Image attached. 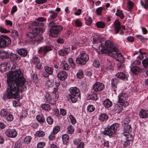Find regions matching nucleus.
Listing matches in <instances>:
<instances>
[{
    "mask_svg": "<svg viewBox=\"0 0 148 148\" xmlns=\"http://www.w3.org/2000/svg\"><path fill=\"white\" fill-rule=\"evenodd\" d=\"M45 144L44 142H40L37 145L38 148H42L45 145Z\"/></svg>",
    "mask_w": 148,
    "mask_h": 148,
    "instance_id": "nucleus-57",
    "label": "nucleus"
},
{
    "mask_svg": "<svg viewBox=\"0 0 148 148\" xmlns=\"http://www.w3.org/2000/svg\"><path fill=\"white\" fill-rule=\"evenodd\" d=\"M32 32H33L34 34L36 35L38 34L40 35L42 34L43 31L40 28L36 27L33 29Z\"/></svg>",
    "mask_w": 148,
    "mask_h": 148,
    "instance_id": "nucleus-33",
    "label": "nucleus"
},
{
    "mask_svg": "<svg viewBox=\"0 0 148 148\" xmlns=\"http://www.w3.org/2000/svg\"><path fill=\"white\" fill-rule=\"evenodd\" d=\"M103 104L106 108H108L112 106V103L109 99H106L103 101Z\"/></svg>",
    "mask_w": 148,
    "mask_h": 148,
    "instance_id": "nucleus-20",
    "label": "nucleus"
},
{
    "mask_svg": "<svg viewBox=\"0 0 148 148\" xmlns=\"http://www.w3.org/2000/svg\"><path fill=\"white\" fill-rule=\"evenodd\" d=\"M36 35V34H34L33 32H28L26 34L27 36L29 38H30L32 39V40L33 41V39L35 37Z\"/></svg>",
    "mask_w": 148,
    "mask_h": 148,
    "instance_id": "nucleus-47",
    "label": "nucleus"
},
{
    "mask_svg": "<svg viewBox=\"0 0 148 148\" xmlns=\"http://www.w3.org/2000/svg\"><path fill=\"white\" fill-rule=\"evenodd\" d=\"M10 38L5 35L0 36V48L3 49L10 46L11 44Z\"/></svg>",
    "mask_w": 148,
    "mask_h": 148,
    "instance_id": "nucleus-6",
    "label": "nucleus"
},
{
    "mask_svg": "<svg viewBox=\"0 0 148 148\" xmlns=\"http://www.w3.org/2000/svg\"><path fill=\"white\" fill-rule=\"evenodd\" d=\"M49 93H47L45 95V98L47 102L53 105L56 103V101L54 99L51 98L49 96Z\"/></svg>",
    "mask_w": 148,
    "mask_h": 148,
    "instance_id": "nucleus-23",
    "label": "nucleus"
},
{
    "mask_svg": "<svg viewBox=\"0 0 148 148\" xmlns=\"http://www.w3.org/2000/svg\"><path fill=\"white\" fill-rule=\"evenodd\" d=\"M40 107L43 110L47 111H49L51 110L50 106L47 104H42L40 106Z\"/></svg>",
    "mask_w": 148,
    "mask_h": 148,
    "instance_id": "nucleus-34",
    "label": "nucleus"
},
{
    "mask_svg": "<svg viewBox=\"0 0 148 148\" xmlns=\"http://www.w3.org/2000/svg\"><path fill=\"white\" fill-rule=\"evenodd\" d=\"M9 56V53L4 51H0V57L2 59H6Z\"/></svg>",
    "mask_w": 148,
    "mask_h": 148,
    "instance_id": "nucleus-28",
    "label": "nucleus"
},
{
    "mask_svg": "<svg viewBox=\"0 0 148 148\" xmlns=\"http://www.w3.org/2000/svg\"><path fill=\"white\" fill-rule=\"evenodd\" d=\"M119 80L118 79L113 78L111 80V86L115 90V89L116 88L118 84L119 83Z\"/></svg>",
    "mask_w": 148,
    "mask_h": 148,
    "instance_id": "nucleus-25",
    "label": "nucleus"
},
{
    "mask_svg": "<svg viewBox=\"0 0 148 148\" xmlns=\"http://www.w3.org/2000/svg\"><path fill=\"white\" fill-rule=\"evenodd\" d=\"M128 98V95L127 93H122L119 94L118 96L119 101L121 103L124 104L125 106H127L128 103L125 101Z\"/></svg>",
    "mask_w": 148,
    "mask_h": 148,
    "instance_id": "nucleus-9",
    "label": "nucleus"
},
{
    "mask_svg": "<svg viewBox=\"0 0 148 148\" xmlns=\"http://www.w3.org/2000/svg\"><path fill=\"white\" fill-rule=\"evenodd\" d=\"M32 62L34 64H38L40 62V59L38 57H35L32 59Z\"/></svg>",
    "mask_w": 148,
    "mask_h": 148,
    "instance_id": "nucleus-52",
    "label": "nucleus"
},
{
    "mask_svg": "<svg viewBox=\"0 0 148 148\" xmlns=\"http://www.w3.org/2000/svg\"><path fill=\"white\" fill-rule=\"evenodd\" d=\"M124 106V104H116L114 109V110L115 112L117 113H119L121 112L123 110V106Z\"/></svg>",
    "mask_w": 148,
    "mask_h": 148,
    "instance_id": "nucleus-16",
    "label": "nucleus"
},
{
    "mask_svg": "<svg viewBox=\"0 0 148 148\" xmlns=\"http://www.w3.org/2000/svg\"><path fill=\"white\" fill-rule=\"evenodd\" d=\"M52 50V49L50 47L45 46L40 48L38 50V52L43 55L45 56L48 52Z\"/></svg>",
    "mask_w": 148,
    "mask_h": 148,
    "instance_id": "nucleus-13",
    "label": "nucleus"
},
{
    "mask_svg": "<svg viewBox=\"0 0 148 148\" xmlns=\"http://www.w3.org/2000/svg\"><path fill=\"white\" fill-rule=\"evenodd\" d=\"M85 18V23L87 25H91L92 22V20L91 18L88 16L87 14Z\"/></svg>",
    "mask_w": 148,
    "mask_h": 148,
    "instance_id": "nucleus-36",
    "label": "nucleus"
},
{
    "mask_svg": "<svg viewBox=\"0 0 148 148\" xmlns=\"http://www.w3.org/2000/svg\"><path fill=\"white\" fill-rule=\"evenodd\" d=\"M76 75L78 79H82L83 78L84 75L83 71L82 70H79L77 73Z\"/></svg>",
    "mask_w": 148,
    "mask_h": 148,
    "instance_id": "nucleus-46",
    "label": "nucleus"
},
{
    "mask_svg": "<svg viewBox=\"0 0 148 148\" xmlns=\"http://www.w3.org/2000/svg\"><path fill=\"white\" fill-rule=\"evenodd\" d=\"M7 121H11L14 119L13 115L9 113L4 118Z\"/></svg>",
    "mask_w": 148,
    "mask_h": 148,
    "instance_id": "nucleus-39",
    "label": "nucleus"
},
{
    "mask_svg": "<svg viewBox=\"0 0 148 148\" xmlns=\"http://www.w3.org/2000/svg\"><path fill=\"white\" fill-rule=\"evenodd\" d=\"M124 136H125L127 140L132 141L133 138V136L130 134V133H127L125 134L124 133L123 134Z\"/></svg>",
    "mask_w": 148,
    "mask_h": 148,
    "instance_id": "nucleus-45",
    "label": "nucleus"
},
{
    "mask_svg": "<svg viewBox=\"0 0 148 148\" xmlns=\"http://www.w3.org/2000/svg\"><path fill=\"white\" fill-rule=\"evenodd\" d=\"M46 120L49 125H52L53 123V120L51 116H48Z\"/></svg>",
    "mask_w": 148,
    "mask_h": 148,
    "instance_id": "nucleus-55",
    "label": "nucleus"
},
{
    "mask_svg": "<svg viewBox=\"0 0 148 148\" xmlns=\"http://www.w3.org/2000/svg\"><path fill=\"white\" fill-rule=\"evenodd\" d=\"M103 9V8L102 7H100L97 9L96 12L97 14L99 15L101 14Z\"/></svg>",
    "mask_w": 148,
    "mask_h": 148,
    "instance_id": "nucleus-62",
    "label": "nucleus"
},
{
    "mask_svg": "<svg viewBox=\"0 0 148 148\" xmlns=\"http://www.w3.org/2000/svg\"><path fill=\"white\" fill-rule=\"evenodd\" d=\"M48 26L50 27L49 36L54 37L57 36L63 29L62 26L57 25L53 21H50Z\"/></svg>",
    "mask_w": 148,
    "mask_h": 148,
    "instance_id": "nucleus-4",
    "label": "nucleus"
},
{
    "mask_svg": "<svg viewBox=\"0 0 148 148\" xmlns=\"http://www.w3.org/2000/svg\"><path fill=\"white\" fill-rule=\"evenodd\" d=\"M115 14L116 16H119L121 19H123L125 17L122 11L119 9L117 10Z\"/></svg>",
    "mask_w": 148,
    "mask_h": 148,
    "instance_id": "nucleus-44",
    "label": "nucleus"
},
{
    "mask_svg": "<svg viewBox=\"0 0 148 148\" xmlns=\"http://www.w3.org/2000/svg\"><path fill=\"white\" fill-rule=\"evenodd\" d=\"M7 77L8 86L5 95L7 98H17L20 90L21 92L27 90V87L25 85L26 79L20 70H16L12 73H8Z\"/></svg>",
    "mask_w": 148,
    "mask_h": 148,
    "instance_id": "nucleus-1",
    "label": "nucleus"
},
{
    "mask_svg": "<svg viewBox=\"0 0 148 148\" xmlns=\"http://www.w3.org/2000/svg\"><path fill=\"white\" fill-rule=\"evenodd\" d=\"M89 59V56L86 53L81 54L80 57L77 58L76 61L77 64L84 65Z\"/></svg>",
    "mask_w": 148,
    "mask_h": 148,
    "instance_id": "nucleus-8",
    "label": "nucleus"
},
{
    "mask_svg": "<svg viewBox=\"0 0 148 148\" xmlns=\"http://www.w3.org/2000/svg\"><path fill=\"white\" fill-rule=\"evenodd\" d=\"M45 69L46 71V72L48 74L51 75L53 73V70L50 67L48 66H46L45 67Z\"/></svg>",
    "mask_w": 148,
    "mask_h": 148,
    "instance_id": "nucleus-51",
    "label": "nucleus"
},
{
    "mask_svg": "<svg viewBox=\"0 0 148 148\" xmlns=\"http://www.w3.org/2000/svg\"><path fill=\"white\" fill-rule=\"evenodd\" d=\"M131 71L134 74L137 75L140 71V68L137 66H134L131 68Z\"/></svg>",
    "mask_w": 148,
    "mask_h": 148,
    "instance_id": "nucleus-32",
    "label": "nucleus"
},
{
    "mask_svg": "<svg viewBox=\"0 0 148 148\" xmlns=\"http://www.w3.org/2000/svg\"><path fill=\"white\" fill-rule=\"evenodd\" d=\"M145 3H144L142 0H140V3L141 6L143 7L145 9L148 8V0H144Z\"/></svg>",
    "mask_w": 148,
    "mask_h": 148,
    "instance_id": "nucleus-41",
    "label": "nucleus"
},
{
    "mask_svg": "<svg viewBox=\"0 0 148 148\" xmlns=\"http://www.w3.org/2000/svg\"><path fill=\"white\" fill-rule=\"evenodd\" d=\"M72 24L76 27H81L82 26V23L80 18H77L73 20Z\"/></svg>",
    "mask_w": 148,
    "mask_h": 148,
    "instance_id": "nucleus-17",
    "label": "nucleus"
},
{
    "mask_svg": "<svg viewBox=\"0 0 148 148\" xmlns=\"http://www.w3.org/2000/svg\"><path fill=\"white\" fill-rule=\"evenodd\" d=\"M18 56L17 55L15 54H11L10 56V59H9L11 60L10 62L8 63V62H6L5 64V65H10L12 64L13 63V61L16 60L18 59Z\"/></svg>",
    "mask_w": 148,
    "mask_h": 148,
    "instance_id": "nucleus-15",
    "label": "nucleus"
},
{
    "mask_svg": "<svg viewBox=\"0 0 148 148\" xmlns=\"http://www.w3.org/2000/svg\"><path fill=\"white\" fill-rule=\"evenodd\" d=\"M100 37L99 35L97 34H94L93 37V42L94 43H100L101 42Z\"/></svg>",
    "mask_w": 148,
    "mask_h": 148,
    "instance_id": "nucleus-26",
    "label": "nucleus"
},
{
    "mask_svg": "<svg viewBox=\"0 0 148 148\" xmlns=\"http://www.w3.org/2000/svg\"><path fill=\"white\" fill-rule=\"evenodd\" d=\"M139 115L142 118L148 117V111L142 109L139 112Z\"/></svg>",
    "mask_w": 148,
    "mask_h": 148,
    "instance_id": "nucleus-19",
    "label": "nucleus"
},
{
    "mask_svg": "<svg viewBox=\"0 0 148 148\" xmlns=\"http://www.w3.org/2000/svg\"><path fill=\"white\" fill-rule=\"evenodd\" d=\"M36 119L37 121L41 124L44 123L45 121V118L42 114L37 115Z\"/></svg>",
    "mask_w": 148,
    "mask_h": 148,
    "instance_id": "nucleus-24",
    "label": "nucleus"
},
{
    "mask_svg": "<svg viewBox=\"0 0 148 148\" xmlns=\"http://www.w3.org/2000/svg\"><path fill=\"white\" fill-rule=\"evenodd\" d=\"M14 148H23L22 145L20 143H16L14 145Z\"/></svg>",
    "mask_w": 148,
    "mask_h": 148,
    "instance_id": "nucleus-60",
    "label": "nucleus"
},
{
    "mask_svg": "<svg viewBox=\"0 0 148 148\" xmlns=\"http://www.w3.org/2000/svg\"><path fill=\"white\" fill-rule=\"evenodd\" d=\"M55 134L53 132L51 133L50 134L49 136V138L50 140H53L55 138Z\"/></svg>",
    "mask_w": 148,
    "mask_h": 148,
    "instance_id": "nucleus-64",
    "label": "nucleus"
},
{
    "mask_svg": "<svg viewBox=\"0 0 148 148\" xmlns=\"http://www.w3.org/2000/svg\"><path fill=\"white\" fill-rule=\"evenodd\" d=\"M17 10V8L16 5L14 6L11 11L10 13L11 14L13 15Z\"/></svg>",
    "mask_w": 148,
    "mask_h": 148,
    "instance_id": "nucleus-56",
    "label": "nucleus"
},
{
    "mask_svg": "<svg viewBox=\"0 0 148 148\" xmlns=\"http://www.w3.org/2000/svg\"><path fill=\"white\" fill-rule=\"evenodd\" d=\"M70 51V48L64 47L63 49L59 51V54L62 56L67 55Z\"/></svg>",
    "mask_w": 148,
    "mask_h": 148,
    "instance_id": "nucleus-18",
    "label": "nucleus"
},
{
    "mask_svg": "<svg viewBox=\"0 0 148 148\" xmlns=\"http://www.w3.org/2000/svg\"><path fill=\"white\" fill-rule=\"evenodd\" d=\"M108 118V116L105 114H101L99 116V120L102 122L106 121Z\"/></svg>",
    "mask_w": 148,
    "mask_h": 148,
    "instance_id": "nucleus-30",
    "label": "nucleus"
},
{
    "mask_svg": "<svg viewBox=\"0 0 148 148\" xmlns=\"http://www.w3.org/2000/svg\"><path fill=\"white\" fill-rule=\"evenodd\" d=\"M62 139L63 144L66 145L69 140L68 135L66 134L63 135H62Z\"/></svg>",
    "mask_w": 148,
    "mask_h": 148,
    "instance_id": "nucleus-31",
    "label": "nucleus"
},
{
    "mask_svg": "<svg viewBox=\"0 0 148 148\" xmlns=\"http://www.w3.org/2000/svg\"><path fill=\"white\" fill-rule=\"evenodd\" d=\"M69 118L70 119L71 123L73 124L74 125L76 123L75 119L73 115H70L69 116Z\"/></svg>",
    "mask_w": 148,
    "mask_h": 148,
    "instance_id": "nucleus-53",
    "label": "nucleus"
},
{
    "mask_svg": "<svg viewBox=\"0 0 148 148\" xmlns=\"http://www.w3.org/2000/svg\"><path fill=\"white\" fill-rule=\"evenodd\" d=\"M0 32L3 33H8L10 32V31L3 28L1 26H0Z\"/></svg>",
    "mask_w": 148,
    "mask_h": 148,
    "instance_id": "nucleus-54",
    "label": "nucleus"
},
{
    "mask_svg": "<svg viewBox=\"0 0 148 148\" xmlns=\"http://www.w3.org/2000/svg\"><path fill=\"white\" fill-rule=\"evenodd\" d=\"M114 29L115 32L114 34H118L120 31L119 34L120 35H123L124 34V32L123 30H126L125 26L121 25V23L119 22L118 19H116L114 23Z\"/></svg>",
    "mask_w": 148,
    "mask_h": 148,
    "instance_id": "nucleus-7",
    "label": "nucleus"
},
{
    "mask_svg": "<svg viewBox=\"0 0 148 148\" xmlns=\"http://www.w3.org/2000/svg\"><path fill=\"white\" fill-rule=\"evenodd\" d=\"M60 128L59 126H56L53 129L52 132L54 134H56L60 131Z\"/></svg>",
    "mask_w": 148,
    "mask_h": 148,
    "instance_id": "nucleus-58",
    "label": "nucleus"
},
{
    "mask_svg": "<svg viewBox=\"0 0 148 148\" xmlns=\"http://www.w3.org/2000/svg\"><path fill=\"white\" fill-rule=\"evenodd\" d=\"M37 21H34L32 23V25L34 26L40 27L42 26L43 23L42 22H43L46 21V19L42 17H40L36 19Z\"/></svg>",
    "mask_w": 148,
    "mask_h": 148,
    "instance_id": "nucleus-10",
    "label": "nucleus"
},
{
    "mask_svg": "<svg viewBox=\"0 0 148 148\" xmlns=\"http://www.w3.org/2000/svg\"><path fill=\"white\" fill-rule=\"evenodd\" d=\"M67 97L71 100L72 102L75 103L80 99L81 95L79 90L76 87L70 88L69 90Z\"/></svg>",
    "mask_w": 148,
    "mask_h": 148,
    "instance_id": "nucleus-3",
    "label": "nucleus"
},
{
    "mask_svg": "<svg viewBox=\"0 0 148 148\" xmlns=\"http://www.w3.org/2000/svg\"><path fill=\"white\" fill-rule=\"evenodd\" d=\"M7 65H0V71L2 72H4L6 71L7 70ZM10 65L8 67V69H10Z\"/></svg>",
    "mask_w": 148,
    "mask_h": 148,
    "instance_id": "nucleus-49",
    "label": "nucleus"
},
{
    "mask_svg": "<svg viewBox=\"0 0 148 148\" xmlns=\"http://www.w3.org/2000/svg\"><path fill=\"white\" fill-rule=\"evenodd\" d=\"M107 48L103 47L101 49L103 53L108 54L112 57L116 59L121 64L124 62V60L118 49L115 47H112V42L109 40L106 41L105 43Z\"/></svg>",
    "mask_w": 148,
    "mask_h": 148,
    "instance_id": "nucleus-2",
    "label": "nucleus"
},
{
    "mask_svg": "<svg viewBox=\"0 0 148 148\" xmlns=\"http://www.w3.org/2000/svg\"><path fill=\"white\" fill-rule=\"evenodd\" d=\"M47 1V0H36V3L38 4H43L45 3Z\"/></svg>",
    "mask_w": 148,
    "mask_h": 148,
    "instance_id": "nucleus-59",
    "label": "nucleus"
},
{
    "mask_svg": "<svg viewBox=\"0 0 148 148\" xmlns=\"http://www.w3.org/2000/svg\"><path fill=\"white\" fill-rule=\"evenodd\" d=\"M32 139V137L30 136H26L24 139V142L25 144H28L31 142Z\"/></svg>",
    "mask_w": 148,
    "mask_h": 148,
    "instance_id": "nucleus-48",
    "label": "nucleus"
},
{
    "mask_svg": "<svg viewBox=\"0 0 148 148\" xmlns=\"http://www.w3.org/2000/svg\"><path fill=\"white\" fill-rule=\"evenodd\" d=\"M45 135V132L42 130H40L36 132L35 136L39 137H42Z\"/></svg>",
    "mask_w": 148,
    "mask_h": 148,
    "instance_id": "nucleus-37",
    "label": "nucleus"
},
{
    "mask_svg": "<svg viewBox=\"0 0 148 148\" xmlns=\"http://www.w3.org/2000/svg\"><path fill=\"white\" fill-rule=\"evenodd\" d=\"M67 129V132L68 134H71L74 133L75 129L73 127L72 125L69 126Z\"/></svg>",
    "mask_w": 148,
    "mask_h": 148,
    "instance_id": "nucleus-42",
    "label": "nucleus"
},
{
    "mask_svg": "<svg viewBox=\"0 0 148 148\" xmlns=\"http://www.w3.org/2000/svg\"><path fill=\"white\" fill-rule=\"evenodd\" d=\"M68 77L67 73L64 71H61L57 74V77L61 80H65Z\"/></svg>",
    "mask_w": 148,
    "mask_h": 148,
    "instance_id": "nucleus-14",
    "label": "nucleus"
},
{
    "mask_svg": "<svg viewBox=\"0 0 148 148\" xmlns=\"http://www.w3.org/2000/svg\"><path fill=\"white\" fill-rule=\"evenodd\" d=\"M42 39V38L41 36L36 35L32 41L34 44H38L41 42Z\"/></svg>",
    "mask_w": 148,
    "mask_h": 148,
    "instance_id": "nucleus-29",
    "label": "nucleus"
},
{
    "mask_svg": "<svg viewBox=\"0 0 148 148\" xmlns=\"http://www.w3.org/2000/svg\"><path fill=\"white\" fill-rule=\"evenodd\" d=\"M49 12L51 14L50 17L51 19H54L56 18L58 16V13L54 12V11L51 10Z\"/></svg>",
    "mask_w": 148,
    "mask_h": 148,
    "instance_id": "nucleus-38",
    "label": "nucleus"
},
{
    "mask_svg": "<svg viewBox=\"0 0 148 148\" xmlns=\"http://www.w3.org/2000/svg\"><path fill=\"white\" fill-rule=\"evenodd\" d=\"M5 22L6 25L7 26H9L11 27L12 25V21L10 20H5Z\"/></svg>",
    "mask_w": 148,
    "mask_h": 148,
    "instance_id": "nucleus-61",
    "label": "nucleus"
},
{
    "mask_svg": "<svg viewBox=\"0 0 148 148\" xmlns=\"http://www.w3.org/2000/svg\"><path fill=\"white\" fill-rule=\"evenodd\" d=\"M116 77L120 78L121 79L127 80V75L123 72H120L117 73L115 75Z\"/></svg>",
    "mask_w": 148,
    "mask_h": 148,
    "instance_id": "nucleus-21",
    "label": "nucleus"
},
{
    "mask_svg": "<svg viewBox=\"0 0 148 148\" xmlns=\"http://www.w3.org/2000/svg\"><path fill=\"white\" fill-rule=\"evenodd\" d=\"M18 53L22 57L26 56L27 53V51L24 49H21L17 51Z\"/></svg>",
    "mask_w": 148,
    "mask_h": 148,
    "instance_id": "nucleus-27",
    "label": "nucleus"
},
{
    "mask_svg": "<svg viewBox=\"0 0 148 148\" xmlns=\"http://www.w3.org/2000/svg\"><path fill=\"white\" fill-rule=\"evenodd\" d=\"M124 125L123 128L125 132H124L123 134L124 133H125V134L130 133L132 130V128L130 125L126 123H124Z\"/></svg>",
    "mask_w": 148,
    "mask_h": 148,
    "instance_id": "nucleus-22",
    "label": "nucleus"
},
{
    "mask_svg": "<svg viewBox=\"0 0 148 148\" xmlns=\"http://www.w3.org/2000/svg\"><path fill=\"white\" fill-rule=\"evenodd\" d=\"M88 98L89 100L92 99L94 100H96L98 99L97 94L95 93L93 94L90 95H89Z\"/></svg>",
    "mask_w": 148,
    "mask_h": 148,
    "instance_id": "nucleus-43",
    "label": "nucleus"
},
{
    "mask_svg": "<svg viewBox=\"0 0 148 148\" xmlns=\"http://www.w3.org/2000/svg\"><path fill=\"white\" fill-rule=\"evenodd\" d=\"M96 26L98 28H103L105 27V24L102 21H98L96 23Z\"/></svg>",
    "mask_w": 148,
    "mask_h": 148,
    "instance_id": "nucleus-40",
    "label": "nucleus"
},
{
    "mask_svg": "<svg viewBox=\"0 0 148 148\" xmlns=\"http://www.w3.org/2000/svg\"><path fill=\"white\" fill-rule=\"evenodd\" d=\"M60 113L62 116H64L66 115V112L64 109H60Z\"/></svg>",
    "mask_w": 148,
    "mask_h": 148,
    "instance_id": "nucleus-63",
    "label": "nucleus"
},
{
    "mask_svg": "<svg viewBox=\"0 0 148 148\" xmlns=\"http://www.w3.org/2000/svg\"><path fill=\"white\" fill-rule=\"evenodd\" d=\"M119 127V125L118 123H114L107 129H106L102 132V133L104 135L108 136L110 137L114 136Z\"/></svg>",
    "mask_w": 148,
    "mask_h": 148,
    "instance_id": "nucleus-5",
    "label": "nucleus"
},
{
    "mask_svg": "<svg viewBox=\"0 0 148 148\" xmlns=\"http://www.w3.org/2000/svg\"><path fill=\"white\" fill-rule=\"evenodd\" d=\"M9 113V112H8L7 109L3 108L1 109L0 111V114L4 118Z\"/></svg>",
    "mask_w": 148,
    "mask_h": 148,
    "instance_id": "nucleus-35",
    "label": "nucleus"
},
{
    "mask_svg": "<svg viewBox=\"0 0 148 148\" xmlns=\"http://www.w3.org/2000/svg\"><path fill=\"white\" fill-rule=\"evenodd\" d=\"M104 88V86L103 84L97 82L94 84L93 88L94 91L97 92L102 90Z\"/></svg>",
    "mask_w": 148,
    "mask_h": 148,
    "instance_id": "nucleus-12",
    "label": "nucleus"
},
{
    "mask_svg": "<svg viewBox=\"0 0 148 148\" xmlns=\"http://www.w3.org/2000/svg\"><path fill=\"white\" fill-rule=\"evenodd\" d=\"M95 110V106L92 105H90L87 107V110L89 112H93Z\"/></svg>",
    "mask_w": 148,
    "mask_h": 148,
    "instance_id": "nucleus-50",
    "label": "nucleus"
},
{
    "mask_svg": "<svg viewBox=\"0 0 148 148\" xmlns=\"http://www.w3.org/2000/svg\"><path fill=\"white\" fill-rule=\"evenodd\" d=\"M5 133L8 137L12 138L15 137L17 134L16 130L14 129H8L6 130Z\"/></svg>",
    "mask_w": 148,
    "mask_h": 148,
    "instance_id": "nucleus-11",
    "label": "nucleus"
}]
</instances>
